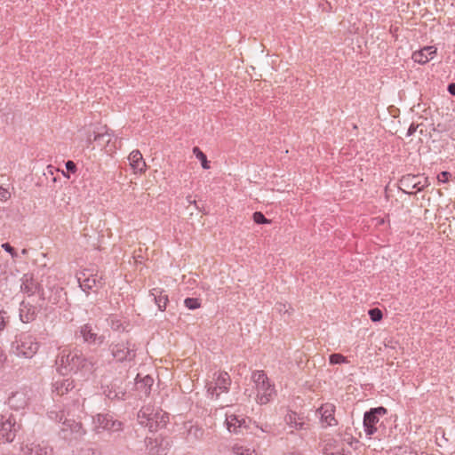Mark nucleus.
<instances>
[{
  "label": "nucleus",
  "instance_id": "nucleus-1",
  "mask_svg": "<svg viewBox=\"0 0 455 455\" xmlns=\"http://www.w3.org/2000/svg\"><path fill=\"white\" fill-rule=\"evenodd\" d=\"M57 371L65 376L78 375L82 378L90 376L94 370L92 359L84 355L82 350L65 347L60 350L55 360Z\"/></svg>",
  "mask_w": 455,
  "mask_h": 455
},
{
  "label": "nucleus",
  "instance_id": "nucleus-2",
  "mask_svg": "<svg viewBox=\"0 0 455 455\" xmlns=\"http://www.w3.org/2000/svg\"><path fill=\"white\" fill-rule=\"evenodd\" d=\"M168 421L169 414L161 409L144 406L138 412L139 424L148 427L150 432L164 427Z\"/></svg>",
  "mask_w": 455,
  "mask_h": 455
},
{
  "label": "nucleus",
  "instance_id": "nucleus-3",
  "mask_svg": "<svg viewBox=\"0 0 455 455\" xmlns=\"http://www.w3.org/2000/svg\"><path fill=\"white\" fill-rule=\"evenodd\" d=\"M251 380L256 389V402L260 404H267L277 395L274 383H271L264 371H254L251 374Z\"/></svg>",
  "mask_w": 455,
  "mask_h": 455
},
{
  "label": "nucleus",
  "instance_id": "nucleus-4",
  "mask_svg": "<svg viewBox=\"0 0 455 455\" xmlns=\"http://www.w3.org/2000/svg\"><path fill=\"white\" fill-rule=\"evenodd\" d=\"M40 347L36 338L28 333H20L12 342L11 351L15 355L25 358H32Z\"/></svg>",
  "mask_w": 455,
  "mask_h": 455
},
{
  "label": "nucleus",
  "instance_id": "nucleus-5",
  "mask_svg": "<svg viewBox=\"0 0 455 455\" xmlns=\"http://www.w3.org/2000/svg\"><path fill=\"white\" fill-rule=\"evenodd\" d=\"M92 423L97 433L108 431L110 434H116L124 429V423L116 419L110 413H98L93 417Z\"/></svg>",
  "mask_w": 455,
  "mask_h": 455
},
{
  "label": "nucleus",
  "instance_id": "nucleus-6",
  "mask_svg": "<svg viewBox=\"0 0 455 455\" xmlns=\"http://www.w3.org/2000/svg\"><path fill=\"white\" fill-rule=\"evenodd\" d=\"M112 357L118 363L132 362L136 357V347L129 340L112 342L108 346Z\"/></svg>",
  "mask_w": 455,
  "mask_h": 455
},
{
  "label": "nucleus",
  "instance_id": "nucleus-7",
  "mask_svg": "<svg viewBox=\"0 0 455 455\" xmlns=\"http://www.w3.org/2000/svg\"><path fill=\"white\" fill-rule=\"evenodd\" d=\"M387 413V408L379 406L371 408L363 414V430L369 436L375 435L379 431L378 424L379 423L380 417Z\"/></svg>",
  "mask_w": 455,
  "mask_h": 455
},
{
  "label": "nucleus",
  "instance_id": "nucleus-8",
  "mask_svg": "<svg viewBox=\"0 0 455 455\" xmlns=\"http://www.w3.org/2000/svg\"><path fill=\"white\" fill-rule=\"evenodd\" d=\"M76 339H81L82 342L88 346H100L105 342V336L96 331V327L87 323L81 325L75 332Z\"/></svg>",
  "mask_w": 455,
  "mask_h": 455
},
{
  "label": "nucleus",
  "instance_id": "nucleus-9",
  "mask_svg": "<svg viewBox=\"0 0 455 455\" xmlns=\"http://www.w3.org/2000/svg\"><path fill=\"white\" fill-rule=\"evenodd\" d=\"M59 433L60 437L64 440L72 441L82 438L86 431L81 422L64 419Z\"/></svg>",
  "mask_w": 455,
  "mask_h": 455
},
{
  "label": "nucleus",
  "instance_id": "nucleus-10",
  "mask_svg": "<svg viewBox=\"0 0 455 455\" xmlns=\"http://www.w3.org/2000/svg\"><path fill=\"white\" fill-rule=\"evenodd\" d=\"M19 426H16L15 419L12 415L0 414V443H12L18 431Z\"/></svg>",
  "mask_w": 455,
  "mask_h": 455
},
{
  "label": "nucleus",
  "instance_id": "nucleus-11",
  "mask_svg": "<svg viewBox=\"0 0 455 455\" xmlns=\"http://www.w3.org/2000/svg\"><path fill=\"white\" fill-rule=\"evenodd\" d=\"M427 177H424V172L422 174L409 172L400 179V188L406 193H410L409 189L414 188L419 191L427 186Z\"/></svg>",
  "mask_w": 455,
  "mask_h": 455
},
{
  "label": "nucleus",
  "instance_id": "nucleus-12",
  "mask_svg": "<svg viewBox=\"0 0 455 455\" xmlns=\"http://www.w3.org/2000/svg\"><path fill=\"white\" fill-rule=\"evenodd\" d=\"M146 450L149 455H166L170 450V442L162 437H146Z\"/></svg>",
  "mask_w": 455,
  "mask_h": 455
},
{
  "label": "nucleus",
  "instance_id": "nucleus-13",
  "mask_svg": "<svg viewBox=\"0 0 455 455\" xmlns=\"http://www.w3.org/2000/svg\"><path fill=\"white\" fill-rule=\"evenodd\" d=\"M335 410V405L330 403L323 404L316 410V414L320 416V423L323 428L338 425V420L334 416Z\"/></svg>",
  "mask_w": 455,
  "mask_h": 455
},
{
  "label": "nucleus",
  "instance_id": "nucleus-14",
  "mask_svg": "<svg viewBox=\"0 0 455 455\" xmlns=\"http://www.w3.org/2000/svg\"><path fill=\"white\" fill-rule=\"evenodd\" d=\"M37 312L36 307L29 301L22 300L20 302L19 316L22 323H28L33 322L36 318Z\"/></svg>",
  "mask_w": 455,
  "mask_h": 455
},
{
  "label": "nucleus",
  "instance_id": "nucleus-15",
  "mask_svg": "<svg viewBox=\"0 0 455 455\" xmlns=\"http://www.w3.org/2000/svg\"><path fill=\"white\" fill-rule=\"evenodd\" d=\"M225 422L228 430L234 434H240L243 428L247 427L246 419L241 418L235 414H227Z\"/></svg>",
  "mask_w": 455,
  "mask_h": 455
},
{
  "label": "nucleus",
  "instance_id": "nucleus-16",
  "mask_svg": "<svg viewBox=\"0 0 455 455\" xmlns=\"http://www.w3.org/2000/svg\"><path fill=\"white\" fill-rule=\"evenodd\" d=\"M285 423L296 430H307L309 429V423L304 420V418L294 412L290 411L284 417Z\"/></svg>",
  "mask_w": 455,
  "mask_h": 455
},
{
  "label": "nucleus",
  "instance_id": "nucleus-17",
  "mask_svg": "<svg viewBox=\"0 0 455 455\" xmlns=\"http://www.w3.org/2000/svg\"><path fill=\"white\" fill-rule=\"evenodd\" d=\"M149 296L152 298L155 304L157 306L160 311L166 309L169 302L168 294L163 288L156 287L150 290Z\"/></svg>",
  "mask_w": 455,
  "mask_h": 455
},
{
  "label": "nucleus",
  "instance_id": "nucleus-18",
  "mask_svg": "<svg viewBox=\"0 0 455 455\" xmlns=\"http://www.w3.org/2000/svg\"><path fill=\"white\" fill-rule=\"evenodd\" d=\"M103 393L109 400H124L126 391L116 381L103 387Z\"/></svg>",
  "mask_w": 455,
  "mask_h": 455
},
{
  "label": "nucleus",
  "instance_id": "nucleus-19",
  "mask_svg": "<svg viewBox=\"0 0 455 455\" xmlns=\"http://www.w3.org/2000/svg\"><path fill=\"white\" fill-rule=\"evenodd\" d=\"M27 394L23 391H17L12 393L8 400L7 404L12 410L19 411L24 409L28 404Z\"/></svg>",
  "mask_w": 455,
  "mask_h": 455
},
{
  "label": "nucleus",
  "instance_id": "nucleus-20",
  "mask_svg": "<svg viewBox=\"0 0 455 455\" xmlns=\"http://www.w3.org/2000/svg\"><path fill=\"white\" fill-rule=\"evenodd\" d=\"M40 284L36 282L31 275L26 274L21 278L20 290L29 297L40 292Z\"/></svg>",
  "mask_w": 455,
  "mask_h": 455
},
{
  "label": "nucleus",
  "instance_id": "nucleus-21",
  "mask_svg": "<svg viewBox=\"0 0 455 455\" xmlns=\"http://www.w3.org/2000/svg\"><path fill=\"white\" fill-rule=\"evenodd\" d=\"M75 388L74 379L71 378L62 379L60 380H56L53 383V393L57 395L62 396L66 394H68Z\"/></svg>",
  "mask_w": 455,
  "mask_h": 455
},
{
  "label": "nucleus",
  "instance_id": "nucleus-22",
  "mask_svg": "<svg viewBox=\"0 0 455 455\" xmlns=\"http://www.w3.org/2000/svg\"><path fill=\"white\" fill-rule=\"evenodd\" d=\"M153 384H154V379L149 375H146L145 377H143L141 379L138 375L136 378V383H135L136 390L140 394H141V395H144L146 397L149 395Z\"/></svg>",
  "mask_w": 455,
  "mask_h": 455
},
{
  "label": "nucleus",
  "instance_id": "nucleus-23",
  "mask_svg": "<svg viewBox=\"0 0 455 455\" xmlns=\"http://www.w3.org/2000/svg\"><path fill=\"white\" fill-rule=\"evenodd\" d=\"M436 53V48L435 46H426L419 52H415L412 54V59L415 62L425 64L429 60L433 59Z\"/></svg>",
  "mask_w": 455,
  "mask_h": 455
},
{
  "label": "nucleus",
  "instance_id": "nucleus-24",
  "mask_svg": "<svg viewBox=\"0 0 455 455\" xmlns=\"http://www.w3.org/2000/svg\"><path fill=\"white\" fill-rule=\"evenodd\" d=\"M214 384L219 387L222 393H227L229 390L231 385V379L227 371H219L214 373Z\"/></svg>",
  "mask_w": 455,
  "mask_h": 455
},
{
  "label": "nucleus",
  "instance_id": "nucleus-25",
  "mask_svg": "<svg viewBox=\"0 0 455 455\" xmlns=\"http://www.w3.org/2000/svg\"><path fill=\"white\" fill-rule=\"evenodd\" d=\"M129 164L133 171H145L146 163L139 150H133L128 157Z\"/></svg>",
  "mask_w": 455,
  "mask_h": 455
},
{
  "label": "nucleus",
  "instance_id": "nucleus-26",
  "mask_svg": "<svg viewBox=\"0 0 455 455\" xmlns=\"http://www.w3.org/2000/svg\"><path fill=\"white\" fill-rule=\"evenodd\" d=\"M78 282L81 289L84 291H88L89 290H92L93 287H96L97 283H99L100 280L97 279L96 276H87L84 278L79 277Z\"/></svg>",
  "mask_w": 455,
  "mask_h": 455
},
{
  "label": "nucleus",
  "instance_id": "nucleus-27",
  "mask_svg": "<svg viewBox=\"0 0 455 455\" xmlns=\"http://www.w3.org/2000/svg\"><path fill=\"white\" fill-rule=\"evenodd\" d=\"M204 435V430L196 426V425H190L188 428V440H199Z\"/></svg>",
  "mask_w": 455,
  "mask_h": 455
},
{
  "label": "nucleus",
  "instance_id": "nucleus-28",
  "mask_svg": "<svg viewBox=\"0 0 455 455\" xmlns=\"http://www.w3.org/2000/svg\"><path fill=\"white\" fill-rule=\"evenodd\" d=\"M30 450V455H52V449L44 445L33 444Z\"/></svg>",
  "mask_w": 455,
  "mask_h": 455
},
{
  "label": "nucleus",
  "instance_id": "nucleus-29",
  "mask_svg": "<svg viewBox=\"0 0 455 455\" xmlns=\"http://www.w3.org/2000/svg\"><path fill=\"white\" fill-rule=\"evenodd\" d=\"M193 152H194L195 156H196V158L198 160H200L202 167L204 169H210L211 168V166L209 165V162L207 161L206 156L199 149V148L195 147L193 148Z\"/></svg>",
  "mask_w": 455,
  "mask_h": 455
},
{
  "label": "nucleus",
  "instance_id": "nucleus-30",
  "mask_svg": "<svg viewBox=\"0 0 455 455\" xmlns=\"http://www.w3.org/2000/svg\"><path fill=\"white\" fill-rule=\"evenodd\" d=\"M184 305L190 310H195L201 307V301L197 298H186L184 299Z\"/></svg>",
  "mask_w": 455,
  "mask_h": 455
},
{
  "label": "nucleus",
  "instance_id": "nucleus-31",
  "mask_svg": "<svg viewBox=\"0 0 455 455\" xmlns=\"http://www.w3.org/2000/svg\"><path fill=\"white\" fill-rule=\"evenodd\" d=\"M329 362L331 364H340L348 363L346 356L341 354H331L329 357Z\"/></svg>",
  "mask_w": 455,
  "mask_h": 455
},
{
  "label": "nucleus",
  "instance_id": "nucleus-32",
  "mask_svg": "<svg viewBox=\"0 0 455 455\" xmlns=\"http://www.w3.org/2000/svg\"><path fill=\"white\" fill-rule=\"evenodd\" d=\"M368 315L370 316V319L374 323L379 322L383 317L382 311L378 307L371 308L368 311Z\"/></svg>",
  "mask_w": 455,
  "mask_h": 455
},
{
  "label": "nucleus",
  "instance_id": "nucleus-33",
  "mask_svg": "<svg viewBox=\"0 0 455 455\" xmlns=\"http://www.w3.org/2000/svg\"><path fill=\"white\" fill-rule=\"evenodd\" d=\"M436 179L439 183H446L455 179V175L454 172H438Z\"/></svg>",
  "mask_w": 455,
  "mask_h": 455
},
{
  "label": "nucleus",
  "instance_id": "nucleus-34",
  "mask_svg": "<svg viewBox=\"0 0 455 455\" xmlns=\"http://www.w3.org/2000/svg\"><path fill=\"white\" fill-rule=\"evenodd\" d=\"M253 221L256 224H268L270 220L265 217L261 212H255L252 215Z\"/></svg>",
  "mask_w": 455,
  "mask_h": 455
},
{
  "label": "nucleus",
  "instance_id": "nucleus-35",
  "mask_svg": "<svg viewBox=\"0 0 455 455\" xmlns=\"http://www.w3.org/2000/svg\"><path fill=\"white\" fill-rule=\"evenodd\" d=\"M207 393L212 398L215 397L217 399L222 392L220 391L214 383H209L207 385Z\"/></svg>",
  "mask_w": 455,
  "mask_h": 455
},
{
  "label": "nucleus",
  "instance_id": "nucleus-36",
  "mask_svg": "<svg viewBox=\"0 0 455 455\" xmlns=\"http://www.w3.org/2000/svg\"><path fill=\"white\" fill-rule=\"evenodd\" d=\"M79 455H100V452L96 448L86 446L80 450Z\"/></svg>",
  "mask_w": 455,
  "mask_h": 455
},
{
  "label": "nucleus",
  "instance_id": "nucleus-37",
  "mask_svg": "<svg viewBox=\"0 0 455 455\" xmlns=\"http://www.w3.org/2000/svg\"><path fill=\"white\" fill-rule=\"evenodd\" d=\"M275 309L280 314L290 315V310L291 309V307L284 303H276L275 306Z\"/></svg>",
  "mask_w": 455,
  "mask_h": 455
},
{
  "label": "nucleus",
  "instance_id": "nucleus-38",
  "mask_svg": "<svg viewBox=\"0 0 455 455\" xmlns=\"http://www.w3.org/2000/svg\"><path fill=\"white\" fill-rule=\"evenodd\" d=\"M1 247L4 249V251H5L6 252H8L12 259H15L18 257V253L16 251V250L9 243H4Z\"/></svg>",
  "mask_w": 455,
  "mask_h": 455
},
{
  "label": "nucleus",
  "instance_id": "nucleus-39",
  "mask_svg": "<svg viewBox=\"0 0 455 455\" xmlns=\"http://www.w3.org/2000/svg\"><path fill=\"white\" fill-rule=\"evenodd\" d=\"M8 322H9V316L7 315V313L4 310H1L0 311V331L5 328Z\"/></svg>",
  "mask_w": 455,
  "mask_h": 455
},
{
  "label": "nucleus",
  "instance_id": "nucleus-40",
  "mask_svg": "<svg viewBox=\"0 0 455 455\" xmlns=\"http://www.w3.org/2000/svg\"><path fill=\"white\" fill-rule=\"evenodd\" d=\"M49 418L55 420V421H58V422H63V419H64V413L62 411H50L49 412Z\"/></svg>",
  "mask_w": 455,
  "mask_h": 455
},
{
  "label": "nucleus",
  "instance_id": "nucleus-41",
  "mask_svg": "<svg viewBox=\"0 0 455 455\" xmlns=\"http://www.w3.org/2000/svg\"><path fill=\"white\" fill-rule=\"evenodd\" d=\"M94 140H102L103 142L109 143L110 134L108 132L95 134Z\"/></svg>",
  "mask_w": 455,
  "mask_h": 455
},
{
  "label": "nucleus",
  "instance_id": "nucleus-42",
  "mask_svg": "<svg viewBox=\"0 0 455 455\" xmlns=\"http://www.w3.org/2000/svg\"><path fill=\"white\" fill-rule=\"evenodd\" d=\"M187 202L188 204H194L196 206V208L199 211V212H202L203 213L206 214L207 212L205 211V209L204 207H201L197 204L196 201L195 199H192V196H188L187 197Z\"/></svg>",
  "mask_w": 455,
  "mask_h": 455
},
{
  "label": "nucleus",
  "instance_id": "nucleus-43",
  "mask_svg": "<svg viewBox=\"0 0 455 455\" xmlns=\"http://www.w3.org/2000/svg\"><path fill=\"white\" fill-rule=\"evenodd\" d=\"M10 192L7 189L4 188L2 186H0V200L6 201L10 197Z\"/></svg>",
  "mask_w": 455,
  "mask_h": 455
},
{
  "label": "nucleus",
  "instance_id": "nucleus-44",
  "mask_svg": "<svg viewBox=\"0 0 455 455\" xmlns=\"http://www.w3.org/2000/svg\"><path fill=\"white\" fill-rule=\"evenodd\" d=\"M235 453L236 455H253V452H251L249 450H243L242 448H237Z\"/></svg>",
  "mask_w": 455,
  "mask_h": 455
},
{
  "label": "nucleus",
  "instance_id": "nucleus-45",
  "mask_svg": "<svg viewBox=\"0 0 455 455\" xmlns=\"http://www.w3.org/2000/svg\"><path fill=\"white\" fill-rule=\"evenodd\" d=\"M66 168H67V171H75L76 164L73 161L69 160L66 163Z\"/></svg>",
  "mask_w": 455,
  "mask_h": 455
},
{
  "label": "nucleus",
  "instance_id": "nucleus-46",
  "mask_svg": "<svg viewBox=\"0 0 455 455\" xmlns=\"http://www.w3.org/2000/svg\"><path fill=\"white\" fill-rule=\"evenodd\" d=\"M259 429L263 433H270L271 430H272V427L270 425H268V424H266V425L260 427Z\"/></svg>",
  "mask_w": 455,
  "mask_h": 455
},
{
  "label": "nucleus",
  "instance_id": "nucleus-47",
  "mask_svg": "<svg viewBox=\"0 0 455 455\" xmlns=\"http://www.w3.org/2000/svg\"><path fill=\"white\" fill-rule=\"evenodd\" d=\"M121 325L122 324H121V323L119 321H112L111 328L116 331V330H119Z\"/></svg>",
  "mask_w": 455,
  "mask_h": 455
},
{
  "label": "nucleus",
  "instance_id": "nucleus-48",
  "mask_svg": "<svg viewBox=\"0 0 455 455\" xmlns=\"http://www.w3.org/2000/svg\"><path fill=\"white\" fill-rule=\"evenodd\" d=\"M37 293L39 294L40 300L44 301L46 299V294L41 286H40V292H37Z\"/></svg>",
  "mask_w": 455,
  "mask_h": 455
},
{
  "label": "nucleus",
  "instance_id": "nucleus-49",
  "mask_svg": "<svg viewBox=\"0 0 455 455\" xmlns=\"http://www.w3.org/2000/svg\"><path fill=\"white\" fill-rule=\"evenodd\" d=\"M448 92L451 94V95H454L455 96V84L452 83V84H450L448 85Z\"/></svg>",
  "mask_w": 455,
  "mask_h": 455
},
{
  "label": "nucleus",
  "instance_id": "nucleus-50",
  "mask_svg": "<svg viewBox=\"0 0 455 455\" xmlns=\"http://www.w3.org/2000/svg\"><path fill=\"white\" fill-rule=\"evenodd\" d=\"M6 359V356L4 351L0 348V363H2Z\"/></svg>",
  "mask_w": 455,
  "mask_h": 455
},
{
  "label": "nucleus",
  "instance_id": "nucleus-51",
  "mask_svg": "<svg viewBox=\"0 0 455 455\" xmlns=\"http://www.w3.org/2000/svg\"><path fill=\"white\" fill-rule=\"evenodd\" d=\"M349 451H347V453L344 451V450L342 451V452H331L329 453L328 455H349L348 454Z\"/></svg>",
  "mask_w": 455,
  "mask_h": 455
},
{
  "label": "nucleus",
  "instance_id": "nucleus-52",
  "mask_svg": "<svg viewBox=\"0 0 455 455\" xmlns=\"http://www.w3.org/2000/svg\"><path fill=\"white\" fill-rule=\"evenodd\" d=\"M415 131H416V127L411 124L408 130V135H411Z\"/></svg>",
  "mask_w": 455,
  "mask_h": 455
},
{
  "label": "nucleus",
  "instance_id": "nucleus-53",
  "mask_svg": "<svg viewBox=\"0 0 455 455\" xmlns=\"http://www.w3.org/2000/svg\"><path fill=\"white\" fill-rule=\"evenodd\" d=\"M61 173H62V175H63L66 179H70V178H71V174H72L73 172H61Z\"/></svg>",
  "mask_w": 455,
  "mask_h": 455
},
{
  "label": "nucleus",
  "instance_id": "nucleus-54",
  "mask_svg": "<svg viewBox=\"0 0 455 455\" xmlns=\"http://www.w3.org/2000/svg\"><path fill=\"white\" fill-rule=\"evenodd\" d=\"M27 253V250L26 249H23L22 250V254H26Z\"/></svg>",
  "mask_w": 455,
  "mask_h": 455
},
{
  "label": "nucleus",
  "instance_id": "nucleus-55",
  "mask_svg": "<svg viewBox=\"0 0 455 455\" xmlns=\"http://www.w3.org/2000/svg\"><path fill=\"white\" fill-rule=\"evenodd\" d=\"M51 176H52L54 174L53 172H48Z\"/></svg>",
  "mask_w": 455,
  "mask_h": 455
}]
</instances>
